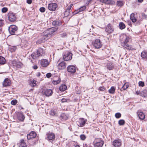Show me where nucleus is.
<instances>
[{"instance_id":"nucleus-11","label":"nucleus","mask_w":147,"mask_h":147,"mask_svg":"<svg viewBox=\"0 0 147 147\" xmlns=\"http://www.w3.org/2000/svg\"><path fill=\"white\" fill-rule=\"evenodd\" d=\"M121 144V141L119 139L115 140L113 142V144L115 147H120Z\"/></svg>"},{"instance_id":"nucleus-12","label":"nucleus","mask_w":147,"mask_h":147,"mask_svg":"<svg viewBox=\"0 0 147 147\" xmlns=\"http://www.w3.org/2000/svg\"><path fill=\"white\" fill-rule=\"evenodd\" d=\"M8 18L9 20L11 22L14 21L16 17L15 14L12 13H8Z\"/></svg>"},{"instance_id":"nucleus-42","label":"nucleus","mask_w":147,"mask_h":147,"mask_svg":"<svg viewBox=\"0 0 147 147\" xmlns=\"http://www.w3.org/2000/svg\"><path fill=\"white\" fill-rule=\"evenodd\" d=\"M86 8V7L85 6H83L81 7L79 9V11L81 12L84 10Z\"/></svg>"},{"instance_id":"nucleus-59","label":"nucleus","mask_w":147,"mask_h":147,"mask_svg":"<svg viewBox=\"0 0 147 147\" xmlns=\"http://www.w3.org/2000/svg\"><path fill=\"white\" fill-rule=\"evenodd\" d=\"M32 84H33V86H34L36 85V81H34Z\"/></svg>"},{"instance_id":"nucleus-61","label":"nucleus","mask_w":147,"mask_h":147,"mask_svg":"<svg viewBox=\"0 0 147 147\" xmlns=\"http://www.w3.org/2000/svg\"><path fill=\"white\" fill-rule=\"evenodd\" d=\"M33 68L34 69H36L38 68V67L36 65H35L33 66Z\"/></svg>"},{"instance_id":"nucleus-13","label":"nucleus","mask_w":147,"mask_h":147,"mask_svg":"<svg viewBox=\"0 0 147 147\" xmlns=\"http://www.w3.org/2000/svg\"><path fill=\"white\" fill-rule=\"evenodd\" d=\"M113 28L110 24H109L105 29V31L108 34H111L113 31Z\"/></svg>"},{"instance_id":"nucleus-48","label":"nucleus","mask_w":147,"mask_h":147,"mask_svg":"<svg viewBox=\"0 0 147 147\" xmlns=\"http://www.w3.org/2000/svg\"><path fill=\"white\" fill-rule=\"evenodd\" d=\"M8 10V9L7 7H4L2 8L1 11L3 13H4L6 12Z\"/></svg>"},{"instance_id":"nucleus-40","label":"nucleus","mask_w":147,"mask_h":147,"mask_svg":"<svg viewBox=\"0 0 147 147\" xmlns=\"http://www.w3.org/2000/svg\"><path fill=\"white\" fill-rule=\"evenodd\" d=\"M125 123V121L123 119L119 120L118 121V124L120 125H124Z\"/></svg>"},{"instance_id":"nucleus-14","label":"nucleus","mask_w":147,"mask_h":147,"mask_svg":"<svg viewBox=\"0 0 147 147\" xmlns=\"http://www.w3.org/2000/svg\"><path fill=\"white\" fill-rule=\"evenodd\" d=\"M42 92L44 93V94H45L46 96H49L52 94L53 92L51 89H46L45 90L42 91Z\"/></svg>"},{"instance_id":"nucleus-27","label":"nucleus","mask_w":147,"mask_h":147,"mask_svg":"<svg viewBox=\"0 0 147 147\" xmlns=\"http://www.w3.org/2000/svg\"><path fill=\"white\" fill-rule=\"evenodd\" d=\"M141 57L144 59H147V52L144 51L141 53Z\"/></svg>"},{"instance_id":"nucleus-9","label":"nucleus","mask_w":147,"mask_h":147,"mask_svg":"<svg viewBox=\"0 0 147 147\" xmlns=\"http://www.w3.org/2000/svg\"><path fill=\"white\" fill-rule=\"evenodd\" d=\"M57 7V4L56 3H51L48 5V8L51 11H54Z\"/></svg>"},{"instance_id":"nucleus-38","label":"nucleus","mask_w":147,"mask_h":147,"mask_svg":"<svg viewBox=\"0 0 147 147\" xmlns=\"http://www.w3.org/2000/svg\"><path fill=\"white\" fill-rule=\"evenodd\" d=\"M129 85V84L128 83H125L122 86V88H123V90H125L128 88Z\"/></svg>"},{"instance_id":"nucleus-64","label":"nucleus","mask_w":147,"mask_h":147,"mask_svg":"<svg viewBox=\"0 0 147 147\" xmlns=\"http://www.w3.org/2000/svg\"><path fill=\"white\" fill-rule=\"evenodd\" d=\"M143 0H138V2L140 3H142L143 2Z\"/></svg>"},{"instance_id":"nucleus-31","label":"nucleus","mask_w":147,"mask_h":147,"mask_svg":"<svg viewBox=\"0 0 147 147\" xmlns=\"http://www.w3.org/2000/svg\"><path fill=\"white\" fill-rule=\"evenodd\" d=\"M20 147H26V145L23 139L21 140L19 145Z\"/></svg>"},{"instance_id":"nucleus-41","label":"nucleus","mask_w":147,"mask_h":147,"mask_svg":"<svg viewBox=\"0 0 147 147\" xmlns=\"http://www.w3.org/2000/svg\"><path fill=\"white\" fill-rule=\"evenodd\" d=\"M60 82V80L59 79L57 80H53L52 82L53 83L54 85H56L59 84Z\"/></svg>"},{"instance_id":"nucleus-24","label":"nucleus","mask_w":147,"mask_h":147,"mask_svg":"<svg viewBox=\"0 0 147 147\" xmlns=\"http://www.w3.org/2000/svg\"><path fill=\"white\" fill-rule=\"evenodd\" d=\"M52 24L54 26H60L61 25L62 23L60 20H55L53 21Z\"/></svg>"},{"instance_id":"nucleus-52","label":"nucleus","mask_w":147,"mask_h":147,"mask_svg":"<svg viewBox=\"0 0 147 147\" xmlns=\"http://www.w3.org/2000/svg\"><path fill=\"white\" fill-rule=\"evenodd\" d=\"M51 76V74L50 73H47L46 74V77L48 78H49Z\"/></svg>"},{"instance_id":"nucleus-25","label":"nucleus","mask_w":147,"mask_h":147,"mask_svg":"<svg viewBox=\"0 0 147 147\" xmlns=\"http://www.w3.org/2000/svg\"><path fill=\"white\" fill-rule=\"evenodd\" d=\"M67 87L64 84H62L59 87V90L61 91H64L67 89Z\"/></svg>"},{"instance_id":"nucleus-46","label":"nucleus","mask_w":147,"mask_h":147,"mask_svg":"<svg viewBox=\"0 0 147 147\" xmlns=\"http://www.w3.org/2000/svg\"><path fill=\"white\" fill-rule=\"evenodd\" d=\"M139 86H140L143 87L144 86V83L142 81H140L138 82Z\"/></svg>"},{"instance_id":"nucleus-57","label":"nucleus","mask_w":147,"mask_h":147,"mask_svg":"<svg viewBox=\"0 0 147 147\" xmlns=\"http://www.w3.org/2000/svg\"><path fill=\"white\" fill-rule=\"evenodd\" d=\"M32 0H27V3L28 4H30L32 3Z\"/></svg>"},{"instance_id":"nucleus-26","label":"nucleus","mask_w":147,"mask_h":147,"mask_svg":"<svg viewBox=\"0 0 147 147\" xmlns=\"http://www.w3.org/2000/svg\"><path fill=\"white\" fill-rule=\"evenodd\" d=\"M107 68L109 70H111L113 69L114 67L113 64V63H109L107 64Z\"/></svg>"},{"instance_id":"nucleus-54","label":"nucleus","mask_w":147,"mask_h":147,"mask_svg":"<svg viewBox=\"0 0 147 147\" xmlns=\"http://www.w3.org/2000/svg\"><path fill=\"white\" fill-rule=\"evenodd\" d=\"M79 9H78L77 10H76L74 12H73V14H76L80 12V11H79Z\"/></svg>"},{"instance_id":"nucleus-4","label":"nucleus","mask_w":147,"mask_h":147,"mask_svg":"<svg viewBox=\"0 0 147 147\" xmlns=\"http://www.w3.org/2000/svg\"><path fill=\"white\" fill-rule=\"evenodd\" d=\"M94 47L96 49H100L102 45V43L100 40L97 39L93 41L92 43Z\"/></svg>"},{"instance_id":"nucleus-22","label":"nucleus","mask_w":147,"mask_h":147,"mask_svg":"<svg viewBox=\"0 0 147 147\" xmlns=\"http://www.w3.org/2000/svg\"><path fill=\"white\" fill-rule=\"evenodd\" d=\"M78 122L79 123V124L78 125L80 127H82L84 126L86 123L83 119H80Z\"/></svg>"},{"instance_id":"nucleus-1","label":"nucleus","mask_w":147,"mask_h":147,"mask_svg":"<svg viewBox=\"0 0 147 147\" xmlns=\"http://www.w3.org/2000/svg\"><path fill=\"white\" fill-rule=\"evenodd\" d=\"M58 29L57 26L49 28L44 32L42 34V37L38 40L37 43L40 44L51 38L53 33L55 32Z\"/></svg>"},{"instance_id":"nucleus-3","label":"nucleus","mask_w":147,"mask_h":147,"mask_svg":"<svg viewBox=\"0 0 147 147\" xmlns=\"http://www.w3.org/2000/svg\"><path fill=\"white\" fill-rule=\"evenodd\" d=\"M45 138L48 141L51 142L55 139V134L49 131L46 134Z\"/></svg>"},{"instance_id":"nucleus-50","label":"nucleus","mask_w":147,"mask_h":147,"mask_svg":"<svg viewBox=\"0 0 147 147\" xmlns=\"http://www.w3.org/2000/svg\"><path fill=\"white\" fill-rule=\"evenodd\" d=\"M39 10L41 12H44L45 10V8L44 7H41L40 8Z\"/></svg>"},{"instance_id":"nucleus-49","label":"nucleus","mask_w":147,"mask_h":147,"mask_svg":"<svg viewBox=\"0 0 147 147\" xmlns=\"http://www.w3.org/2000/svg\"><path fill=\"white\" fill-rule=\"evenodd\" d=\"M49 113L51 115L54 116L55 115V113L54 110H51L50 111Z\"/></svg>"},{"instance_id":"nucleus-28","label":"nucleus","mask_w":147,"mask_h":147,"mask_svg":"<svg viewBox=\"0 0 147 147\" xmlns=\"http://www.w3.org/2000/svg\"><path fill=\"white\" fill-rule=\"evenodd\" d=\"M8 48L9 51L11 53L15 51L17 48L16 46H9Z\"/></svg>"},{"instance_id":"nucleus-35","label":"nucleus","mask_w":147,"mask_h":147,"mask_svg":"<svg viewBox=\"0 0 147 147\" xmlns=\"http://www.w3.org/2000/svg\"><path fill=\"white\" fill-rule=\"evenodd\" d=\"M115 91V89L113 86L111 87L110 89L108 90L110 94H113L114 93Z\"/></svg>"},{"instance_id":"nucleus-20","label":"nucleus","mask_w":147,"mask_h":147,"mask_svg":"<svg viewBox=\"0 0 147 147\" xmlns=\"http://www.w3.org/2000/svg\"><path fill=\"white\" fill-rule=\"evenodd\" d=\"M137 115H138L139 118L141 120L144 119L145 117L144 114L142 112H138L137 113Z\"/></svg>"},{"instance_id":"nucleus-32","label":"nucleus","mask_w":147,"mask_h":147,"mask_svg":"<svg viewBox=\"0 0 147 147\" xmlns=\"http://www.w3.org/2000/svg\"><path fill=\"white\" fill-rule=\"evenodd\" d=\"M31 56L33 59H36L40 56L38 55L37 53H33L31 54Z\"/></svg>"},{"instance_id":"nucleus-5","label":"nucleus","mask_w":147,"mask_h":147,"mask_svg":"<svg viewBox=\"0 0 147 147\" xmlns=\"http://www.w3.org/2000/svg\"><path fill=\"white\" fill-rule=\"evenodd\" d=\"M94 147H102L104 143V141L100 138L96 139L95 140Z\"/></svg>"},{"instance_id":"nucleus-63","label":"nucleus","mask_w":147,"mask_h":147,"mask_svg":"<svg viewBox=\"0 0 147 147\" xmlns=\"http://www.w3.org/2000/svg\"><path fill=\"white\" fill-rule=\"evenodd\" d=\"M40 75V72L38 73L37 74V76L38 77H39Z\"/></svg>"},{"instance_id":"nucleus-47","label":"nucleus","mask_w":147,"mask_h":147,"mask_svg":"<svg viewBox=\"0 0 147 147\" xmlns=\"http://www.w3.org/2000/svg\"><path fill=\"white\" fill-rule=\"evenodd\" d=\"M142 18L143 19H146L147 18V15L145 14L144 13H142L141 14Z\"/></svg>"},{"instance_id":"nucleus-7","label":"nucleus","mask_w":147,"mask_h":147,"mask_svg":"<svg viewBox=\"0 0 147 147\" xmlns=\"http://www.w3.org/2000/svg\"><path fill=\"white\" fill-rule=\"evenodd\" d=\"M72 54L68 51H66L63 56V59L65 61H68L71 59L72 58Z\"/></svg>"},{"instance_id":"nucleus-6","label":"nucleus","mask_w":147,"mask_h":147,"mask_svg":"<svg viewBox=\"0 0 147 147\" xmlns=\"http://www.w3.org/2000/svg\"><path fill=\"white\" fill-rule=\"evenodd\" d=\"M18 30V27L15 25H11L8 28L9 33L11 35H14Z\"/></svg>"},{"instance_id":"nucleus-51","label":"nucleus","mask_w":147,"mask_h":147,"mask_svg":"<svg viewBox=\"0 0 147 147\" xmlns=\"http://www.w3.org/2000/svg\"><path fill=\"white\" fill-rule=\"evenodd\" d=\"M105 89V88L104 86H102L99 88V90L101 91L104 90Z\"/></svg>"},{"instance_id":"nucleus-45","label":"nucleus","mask_w":147,"mask_h":147,"mask_svg":"<svg viewBox=\"0 0 147 147\" xmlns=\"http://www.w3.org/2000/svg\"><path fill=\"white\" fill-rule=\"evenodd\" d=\"M80 138L81 140H84L86 138V136L84 134H82L80 136Z\"/></svg>"},{"instance_id":"nucleus-56","label":"nucleus","mask_w":147,"mask_h":147,"mask_svg":"<svg viewBox=\"0 0 147 147\" xmlns=\"http://www.w3.org/2000/svg\"><path fill=\"white\" fill-rule=\"evenodd\" d=\"M62 102H65L67 101V100L64 98H63L61 100Z\"/></svg>"},{"instance_id":"nucleus-36","label":"nucleus","mask_w":147,"mask_h":147,"mask_svg":"<svg viewBox=\"0 0 147 147\" xmlns=\"http://www.w3.org/2000/svg\"><path fill=\"white\" fill-rule=\"evenodd\" d=\"M115 4V1L113 0H107V4L114 5Z\"/></svg>"},{"instance_id":"nucleus-19","label":"nucleus","mask_w":147,"mask_h":147,"mask_svg":"<svg viewBox=\"0 0 147 147\" xmlns=\"http://www.w3.org/2000/svg\"><path fill=\"white\" fill-rule=\"evenodd\" d=\"M37 53L40 56L43 55L45 53V52L42 48H40L38 49Z\"/></svg>"},{"instance_id":"nucleus-21","label":"nucleus","mask_w":147,"mask_h":147,"mask_svg":"<svg viewBox=\"0 0 147 147\" xmlns=\"http://www.w3.org/2000/svg\"><path fill=\"white\" fill-rule=\"evenodd\" d=\"M17 118L18 119L21 121H22L24 119V116L22 113H18L17 114Z\"/></svg>"},{"instance_id":"nucleus-60","label":"nucleus","mask_w":147,"mask_h":147,"mask_svg":"<svg viewBox=\"0 0 147 147\" xmlns=\"http://www.w3.org/2000/svg\"><path fill=\"white\" fill-rule=\"evenodd\" d=\"M3 24L2 20H0V27Z\"/></svg>"},{"instance_id":"nucleus-10","label":"nucleus","mask_w":147,"mask_h":147,"mask_svg":"<svg viewBox=\"0 0 147 147\" xmlns=\"http://www.w3.org/2000/svg\"><path fill=\"white\" fill-rule=\"evenodd\" d=\"M67 71L71 74L74 73L76 71L75 67L73 65L68 66L67 67Z\"/></svg>"},{"instance_id":"nucleus-8","label":"nucleus","mask_w":147,"mask_h":147,"mask_svg":"<svg viewBox=\"0 0 147 147\" xmlns=\"http://www.w3.org/2000/svg\"><path fill=\"white\" fill-rule=\"evenodd\" d=\"M12 63L14 67L18 68H21L22 65V63L15 60L12 61Z\"/></svg>"},{"instance_id":"nucleus-58","label":"nucleus","mask_w":147,"mask_h":147,"mask_svg":"<svg viewBox=\"0 0 147 147\" xmlns=\"http://www.w3.org/2000/svg\"><path fill=\"white\" fill-rule=\"evenodd\" d=\"M141 92H140V91H137L136 92V94L137 95H140L141 96Z\"/></svg>"},{"instance_id":"nucleus-39","label":"nucleus","mask_w":147,"mask_h":147,"mask_svg":"<svg viewBox=\"0 0 147 147\" xmlns=\"http://www.w3.org/2000/svg\"><path fill=\"white\" fill-rule=\"evenodd\" d=\"M70 11V8H67L65 12V15L66 16H68L69 14Z\"/></svg>"},{"instance_id":"nucleus-53","label":"nucleus","mask_w":147,"mask_h":147,"mask_svg":"<svg viewBox=\"0 0 147 147\" xmlns=\"http://www.w3.org/2000/svg\"><path fill=\"white\" fill-rule=\"evenodd\" d=\"M60 36L62 37H65L66 36V33H63L60 35Z\"/></svg>"},{"instance_id":"nucleus-55","label":"nucleus","mask_w":147,"mask_h":147,"mask_svg":"<svg viewBox=\"0 0 147 147\" xmlns=\"http://www.w3.org/2000/svg\"><path fill=\"white\" fill-rule=\"evenodd\" d=\"M107 0H100V1L101 2L103 3H104L107 4Z\"/></svg>"},{"instance_id":"nucleus-15","label":"nucleus","mask_w":147,"mask_h":147,"mask_svg":"<svg viewBox=\"0 0 147 147\" xmlns=\"http://www.w3.org/2000/svg\"><path fill=\"white\" fill-rule=\"evenodd\" d=\"M11 81L8 78H5L3 82V85L4 87L9 86L11 84Z\"/></svg>"},{"instance_id":"nucleus-17","label":"nucleus","mask_w":147,"mask_h":147,"mask_svg":"<svg viewBox=\"0 0 147 147\" xmlns=\"http://www.w3.org/2000/svg\"><path fill=\"white\" fill-rule=\"evenodd\" d=\"M40 64L42 67H46L49 65V63L47 60L42 59L40 61Z\"/></svg>"},{"instance_id":"nucleus-44","label":"nucleus","mask_w":147,"mask_h":147,"mask_svg":"<svg viewBox=\"0 0 147 147\" xmlns=\"http://www.w3.org/2000/svg\"><path fill=\"white\" fill-rule=\"evenodd\" d=\"M17 102V101L16 100H13L11 101V105H15Z\"/></svg>"},{"instance_id":"nucleus-62","label":"nucleus","mask_w":147,"mask_h":147,"mask_svg":"<svg viewBox=\"0 0 147 147\" xmlns=\"http://www.w3.org/2000/svg\"><path fill=\"white\" fill-rule=\"evenodd\" d=\"M73 5V4H71L68 7V8H70V9H71L72 6Z\"/></svg>"},{"instance_id":"nucleus-37","label":"nucleus","mask_w":147,"mask_h":147,"mask_svg":"<svg viewBox=\"0 0 147 147\" xmlns=\"http://www.w3.org/2000/svg\"><path fill=\"white\" fill-rule=\"evenodd\" d=\"M60 117L61 119L63 120H66L68 118L67 117L65 113H61L60 115Z\"/></svg>"},{"instance_id":"nucleus-34","label":"nucleus","mask_w":147,"mask_h":147,"mask_svg":"<svg viewBox=\"0 0 147 147\" xmlns=\"http://www.w3.org/2000/svg\"><path fill=\"white\" fill-rule=\"evenodd\" d=\"M6 60L4 58L0 56V64L3 65L5 63Z\"/></svg>"},{"instance_id":"nucleus-33","label":"nucleus","mask_w":147,"mask_h":147,"mask_svg":"<svg viewBox=\"0 0 147 147\" xmlns=\"http://www.w3.org/2000/svg\"><path fill=\"white\" fill-rule=\"evenodd\" d=\"M119 27L120 29L122 30L125 28V26L123 22H120L119 23Z\"/></svg>"},{"instance_id":"nucleus-18","label":"nucleus","mask_w":147,"mask_h":147,"mask_svg":"<svg viewBox=\"0 0 147 147\" xmlns=\"http://www.w3.org/2000/svg\"><path fill=\"white\" fill-rule=\"evenodd\" d=\"M36 136V133L34 131H32L29 134L27 135V138L28 140L34 138Z\"/></svg>"},{"instance_id":"nucleus-29","label":"nucleus","mask_w":147,"mask_h":147,"mask_svg":"<svg viewBox=\"0 0 147 147\" xmlns=\"http://www.w3.org/2000/svg\"><path fill=\"white\" fill-rule=\"evenodd\" d=\"M135 14L134 13H131L130 15V18L132 22L134 23L136 21V19L134 17Z\"/></svg>"},{"instance_id":"nucleus-2","label":"nucleus","mask_w":147,"mask_h":147,"mask_svg":"<svg viewBox=\"0 0 147 147\" xmlns=\"http://www.w3.org/2000/svg\"><path fill=\"white\" fill-rule=\"evenodd\" d=\"M123 37L124 38H125V40L124 42L122 43V46L127 50H133L134 48L132 47L131 45H129L127 43L129 41V38L126 36H125Z\"/></svg>"},{"instance_id":"nucleus-43","label":"nucleus","mask_w":147,"mask_h":147,"mask_svg":"<svg viewBox=\"0 0 147 147\" xmlns=\"http://www.w3.org/2000/svg\"><path fill=\"white\" fill-rule=\"evenodd\" d=\"M115 117L117 118H119L121 116V114L119 113H117L115 114Z\"/></svg>"},{"instance_id":"nucleus-16","label":"nucleus","mask_w":147,"mask_h":147,"mask_svg":"<svg viewBox=\"0 0 147 147\" xmlns=\"http://www.w3.org/2000/svg\"><path fill=\"white\" fill-rule=\"evenodd\" d=\"M66 63L63 61L61 62L58 65V69L60 70L65 69L66 67Z\"/></svg>"},{"instance_id":"nucleus-30","label":"nucleus","mask_w":147,"mask_h":147,"mask_svg":"<svg viewBox=\"0 0 147 147\" xmlns=\"http://www.w3.org/2000/svg\"><path fill=\"white\" fill-rule=\"evenodd\" d=\"M141 96L144 97H147V90H145L141 92Z\"/></svg>"},{"instance_id":"nucleus-23","label":"nucleus","mask_w":147,"mask_h":147,"mask_svg":"<svg viewBox=\"0 0 147 147\" xmlns=\"http://www.w3.org/2000/svg\"><path fill=\"white\" fill-rule=\"evenodd\" d=\"M124 4L123 1H117L116 5L117 6L121 7L123 6Z\"/></svg>"}]
</instances>
